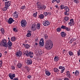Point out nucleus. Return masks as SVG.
<instances>
[{"mask_svg": "<svg viewBox=\"0 0 80 80\" xmlns=\"http://www.w3.org/2000/svg\"><path fill=\"white\" fill-rule=\"evenodd\" d=\"M22 45L25 46L26 48H27V49H28V48H30V46L28 44H23Z\"/></svg>", "mask_w": 80, "mask_h": 80, "instance_id": "obj_17", "label": "nucleus"}, {"mask_svg": "<svg viewBox=\"0 0 80 80\" xmlns=\"http://www.w3.org/2000/svg\"><path fill=\"white\" fill-rule=\"evenodd\" d=\"M54 60L55 62H57V61H58L59 58L58 56H55L54 58Z\"/></svg>", "mask_w": 80, "mask_h": 80, "instance_id": "obj_20", "label": "nucleus"}, {"mask_svg": "<svg viewBox=\"0 0 80 80\" xmlns=\"http://www.w3.org/2000/svg\"><path fill=\"white\" fill-rule=\"evenodd\" d=\"M53 47V43L51 40H48L45 45V48L47 50H50Z\"/></svg>", "mask_w": 80, "mask_h": 80, "instance_id": "obj_1", "label": "nucleus"}, {"mask_svg": "<svg viewBox=\"0 0 80 80\" xmlns=\"http://www.w3.org/2000/svg\"><path fill=\"white\" fill-rule=\"evenodd\" d=\"M14 21H15V20H14L13 18H10L9 19L8 22V23H9V24H11L12 23H13V22H14Z\"/></svg>", "mask_w": 80, "mask_h": 80, "instance_id": "obj_8", "label": "nucleus"}, {"mask_svg": "<svg viewBox=\"0 0 80 80\" xmlns=\"http://www.w3.org/2000/svg\"><path fill=\"white\" fill-rule=\"evenodd\" d=\"M13 30H14L15 32H17V29L16 28H13Z\"/></svg>", "mask_w": 80, "mask_h": 80, "instance_id": "obj_45", "label": "nucleus"}, {"mask_svg": "<svg viewBox=\"0 0 80 80\" xmlns=\"http://www.w3.org/2000/svg\"><path fill=\"white\" fill-rule=\"evenodd\" d=\"M12 70H14V69H15V66H12Z\"/></svg>", "mask_w": 80, "mask_h": 80, "instance_id": "obj_52", "label": "nucleus"}, {"mask_svg": "<svg viewBox=\"0 0 80 80\" xmlns=\"http://www.w3.org/2000/svg\"><path fill=\"white\" fill-rule=\"evenodd\" d=\"M56 2L57 3H60V0H56Z\"/></svg>", "mask_w": 80, "mask_h": 80, "instance_id": "obj_47", "label": "nucleus"}, {"mask_svg": "<svg viewBox=\"0 0 80 80\" xmlns=\"http://www.w3.org/2000/svg\"><path fill=\"white\" fill-rule=\"evenodd\" d=\"M65 50L64 49V50H63V52H65Z\"/></svg>", "mask_w": 80, "mask_h": 80, "instance_id": "obj_64", "label": "nucleus"}, {"mask_svg": "<svg viewBox=\"0 0 80 80\" xmlns=\"http://www.w3.org/2000/svg\"><path fill=\"white\" fill-rule=\"evenodd\" d=\"M32 78V77L31 76V75H29L28 76V78Z\"/></svg>", "mask_w": 80, "mask_h": 80, "instance_id": "obj_51", "label": "nucleus"}, {"mask_svg": "<svg viewBox=\"0 0 80 80\" xmlns=\"http://www.w3.org/2000/svg\"><path fill=\"white\" fill-rule=\"evenodd\" d=\"M35 45H38V43H36L35 44Z\"/></svg>", "mask_w": 80, "mask_h": 80, "instance_id": "obj_62", "label": "nucleus"}, {"mask_svg": "<svg viewBox=\"0 0 80 80\" xmlns=\"http://www.w3.org/2000/svg\"><path fill=\"white\" fill-rule=\"evenodd\" d=\"M29 32L26 35L27 37H30L31 36V33H30V31H29Z\"/></svg>", "mask_w": 80, "mask_h": 80, "instance_id": "obj_24", "label": "nucleus"}, {"mask_svg": "<svg viewBox=\"0 0 80 80\" xmlns=\"http://www.w3.org/2000/svg\"><path fill=\"white\" fill-rule=\"evenodd\" d=\"M37 8L38 10H42L43 9L42 6H41V5H40L39 4L38 5Z\"/></svg>", "mask_w": 80, "mask_h": 80, "instance_id": "obj_15", "label": "nucleus"}, {"mask_svg": "<svg viewBox=\"0 0 80 80\" xmlns=\"http://www.w3.org/2000/svg\"><path fill=\"white\" fill-rule=\"evenodd\" d=\"M7 8V7L5 6L4 8L3 9V10L5 12V11H6L7 10V8Z\"/></svg>", "mask_w": 80, "mask_h": 80, "instance_id": "obj_30", "label": "nucleus"}, {"mask_svg": "<svg viewBox=\"0 0 80 80\" xmlns=\"http://www.w3.org/2000/svg\"><path fill=\"white\" fill-rule=\"evenodd\" d=\"M69 54L70 56H72V55H73V53L72 51H69Z\"/></svg>", "mask_w": 80, "mask_h": 80, "instance_id": "obj_28", "label": "nucleus"}, {"mask_svg": "<svg viewBox=\"0 0 80 80\" xmlns=\"http://www.w3.org/2000/svg\"><path fill=\"white\" fill-rule=\"evenodd\" d=\"M48 13L47 12H45L43 13V14L45 16H47L48 15Z\"/></svg>", "mask_w": 80, "mask_h": 80, "instance_id": "obj_44", "label": "nucleus"}, {"mask_svg": "<svg viewBox=\"0 0 80 80\" xmlns=\"http://www.w3.org/2000/svg\"><path fill=\"white\" fill-rule=\"evenodd\" d=\"M66 26L62 25L61 27V28H62V29H65L66 28Z\"/></svg>", "mask_w": 80, "mask_h": 80, "instance_id": "obj_34", "label": "nucleus"}, {"mask_svg": "<svg viewBox=\"0 0 80 80\" xmlns=\"http://www.w3.org/2000/svg\"><path fill=\"white\" fill-rule=\"evenodd\" d=\"M79 71H77V70H76V72L75 73V75L77 76L78 75H79Z\"/></svg>", "mask_w": 80, "mask_h": 80, "instance_id": "obj_23", "label": "nucleus"}, {"mask_svg": "<svg viewBox=\"0 0 80 80\" xmlns=\"http://www.w3.org/2000/svg\"><path fill=\"white\" fill-rule=\"evenodd\" d=\"M68 24L70 26H72L74 25V22H73V19H72L70 20V22H68Z\"/></svg>", "mask_w": 80, "mask_h": 80, "instance_id": "obj_9", "label": "nucleus"}, {"mask_svg": "<svg viewBox=\"0 0 80 80\" xmlns=\"http://www.w3.org/2000/svg\"><path fill=\"white\" fill-rule=\"evenodd\" d=\"M35 41L38 42V38H37L35 39Z\"/></svg>", "mask_w": 80, "mask_h": 80, "instance_id": "obj_59", "label": "nucleus"}, {"mask_svg": "<svg viewBox=\"0 0 80 80\" xmlns=\"http://www.w3.org/2000/svg\"><path fill=\"white\" fill-rule=\"evenodd\" d=\"M21 26L22 27H26L27 26V22L24 20H22L21 21Z\"/></svg>", "mask_w": 80, "mask_h": 80, "instance_id": "obj_4", "label": "nucleus"}, {"mask_svg": "<svg viewBox=\"0 0 80 80\" xmlns=\"http://www.w3.org/2000/svg\"><path fill=\"white\" fill-rule=\"evenodd\" d=\"M13 80H18V78H14Z\"/></svg>", "mask_w": 80, "mask_h": 80, "instance_id": "obj_54", "label": "nucleus"}, {"mask_svg": "<svg viewBox=\"0 0 80 80\" xmlns=\"http://www.w3.org/2000/svg\"><path fill=\"white\" fill-rule=\"evenodd\" d=\"M64 5H62L60 6L61 9H63L64 8Z\"/></svg>", "mask_w": 80, "mask_h": 80, "instance_id": "obj_39", "label": "nucleus"}, {"mask_svg": "<svg viewBox=\"0 0 80 80\" xmlns=\"http://www.w3.org/2000/svg\"><path fill=\"white\" fill-rule=\"evenodd\" d=\"M28 51L27 50L25 51V52L24 53V55H26L27 57H28Z\"/></svg>", "mask_w": 80, "mask_h": 80, "instance_id": "obj_22", "label": "nucleus"}, {"mask_svg": "<svg viewBox=\"0 0 80 80\" xmlns=\"http://www.w3.org/2000/svg\"><path fill=\"white\" fill-rule=\"evenodd\" d=\"M43 24L44 26H48L50 25V24L48 23V21L46 20L43 22Z\"/></svg>", "mask_w": 80, "mask_h": 80, "instance_id": "obj_5", "label": "nucleus"}, {"mask_svg": "<svg viewBox=\"0 0 80 80\" xmlns=\"http://www.w3.org/2000/svg\"><path fill=\"white\" fill-rule=\"evenodd\" d=\"M44 37L45 39H48V35H44Z\"/></svg>", "mask_w": 80, "mask_h": 80, "instance_id": "obj_38", "label": "nucleus"}, {"mask_svg": "<svg viewBox=\"0 0 80 80\" xmlns=\"http://www.w3.org/2000/svg\"><path fill=\"white\" fill-rule=\"evenodd\" d=\"M13 17H15V18H18V15H17V12L15 11L14 12Z\"/></svg>", "mask_w": 80, "mask_h": 80, "instance_id": "obj_19", "label": "nucleus"}, {"mask_svg": "<svg viewBox=\"0 0 80 80\" xmlns=\"http://www.w3.org/2000/svg\"><path fill=\"white\" fill-rule=\"evenodd\" d=\"M7 40L4 39H2V40L0 42V46L7 48L8 47V44L7 42Z\"/></svg>", "mask_w": 80, "mask_h": 80, "instance_id": "obj_2", "label": "nucleus"}, {"mask_svg": "<svg viewBox=\"0 0 80 80\" xmlns=\"http://www.w3.org/2000/svg\"><path fill=\"white\" fill-rule=\"evenodd\" d=\"M0 67H2V60H1L0 61Z\"/></svg>", "mask_w": 80, "mask_h": 80, "instance_id": "obj_41", "label": "nucleus"}, {"mask_svg": "<svg viewBox=\"0 0 80 80\" xmlns=\"http://www.w3.org/2000/svg\"><path fill=\"white\" fill-rule=\"evenodd\" d=\"M33 15V17H37V12H36V13H34Z\"/></svg>", "mask_w": 80, "mask_h": 80, "instance_id": "obj_35", "label": "nucleus"}, {"mask_svg": "<svg viewBox=\"0 0 80 80\" xmlns=\"http://www.w3.org/2000/svg\"><path fill=\"white\" fill-rule=\"evenodd\" d=\"M60 31H61V28H58L57 29V32H60Z\"/></svg>", "mask_w": 80, "mask_h": 80, "instance_id": "obj_32", "label": "nucleus"}, {"mask_svg": "<svg viewBox=\"0 0 80 80\" xmlns=\"http://www.w3.org/2000/svg\"><path fill=\"white\" fill-rule=\"evenodd\" d=\"M17 66H18V68H21V67H22V64H21V63H18L17 65Z\"/></svg>", "mask_w": 80, "mask_h": 80, "instance_id": "obj_26", "label": "nucleus"}, {"mask_svg": "<svg viewBox=\"0 0 80 80\" xmlns=\"http://www.w3.org/2000/svg\"><path fill=\"white\" fill-rule=\"evenodd\" d=\"M33 54V52H29V53H28V56L29 55H32Z\"/></svg>", "mask_w": 80, "mask_h": 80, "instance_id": "obj_36", "label": "nucleus"}, {"mask_svg": "<svg viewBox=\"0 0 80 80\" xmlns=\"http://www.w3.org/2000/svg\"><path fill=\"white\" fill-rule=\"evenodd\" d=\"M69 12L66 11L64 12V14L65 15H69V13H68Z\"/></svg>", "mask_w": 80, "mask_h": 80, "instance_id": "obj_33", "label": "nucleus"}, {"mask_svg": "<svg viewBox=\"0 0 80 80\" xmlns=\"http://www.w3.org/2000/svg\"><path fill=\"white\" fill-rule=\"evenodd\" d=\"M54 72H58V69L57 68H55L54 69Z\"/></svg>", "mask_w": 80, "mask_h": 80, "instance_id": "obj_31", "label": "nucleus"}, {"mask_svg": "<svg viewBox=\"0 0 80 80\" xmlns=\"http://www.w3.org/2000/svg\"><path fill=\"white\" fill-rule=\"evenodd\" d=\"M66 8L67 9L65 10L66 12H69L70 11V9H69L68 7L67 8Z\"/></svg>", "mask_w": 80, "mask_h": 80, "instance_id": "obj_42", "label": "nucleus"}, {"mask_svg": "<svg viewBox=\"0 0 80 80\" xmlns=\"http://www.w3.org/2000/svg\"><path fill=\"white\" fill-rule=\"evenodd\" d=\"M64 19H65V21H66L67 22V21L68 20H69V18H68V17H66L64 18Z\"/></svg>", "mask_w": 80, "mask_h": 80, "instance_id": "obj_29", "label": "nucleus"}, {"mask_svg": "<svg viewBox=\"0 0 80 80\" xmlns=\"http://www.w3.org/2000/svg\"><path fill=\"white\" fill-rule=\"evenodd\" d=\"M27 65H31L32 63V61L31 60H29L27 61L26 62Z\"/></svg>", "mask_w": 80, "mask_h": 80, "instance_id": "obj_14", "label": "nucleus"}, {"mask_svg": "<svg viewBox=\"0 0 80 80\" xmlns=\"http://www.w3.org/2000/svg\"><path fill=\"white\" fill-rule=\"evenodd\" d=\"M10 1L6 2H5V7H7V8H8L9 6L10 5Z\"/></svg>", "mask_w": 80, "mask_h": 80, "instance_id": "obj_10", "label": "nucleus"}, {"mask_svg": "<svg viewBox=\"0 0 80 80\" xmlns=\"http://www.w3.org/2000/svg\"><path fill=\"white\" fill-rule=\"evenodd\" d=\"M55 7L57 8H58V5H56L55 6Z\"/></svg>", "mask_w": 80, "mask_h": 80, "instance_id": "obj_60", "label": "nucleus"}, {"mask_svg": "<svg viewBox=\"0 0 80 80\" xmlns=\"http://www.w3.org/2000/svg\"><path fill=\"white\" fill-rule=\"evenodd\" d=\"M56 1H57V0H53L52 1V3H53L54 2H56Z\"/></svg>", "mask_w": 80, "mask_h": 80, "instance_id": "obj_53", "label": "nucleus"}, {"mask_svg": "<svg viewBox=\"0 0 80 80\" xmlns=\"http://www.w3.org/2000/svg\"><path fill=\"white\" fill-rule=\"evenodd\" d=\"M67 76L68 78H70L71 77V75L70 74V72L69 71H67Z\"/></svg>", "mask_w": 80, "mask_h": 80, "instance_id": "obj_16", "label": "nucleus"}, {"mask_svg": "<svg viewBox=\"0 0 80 80\" xmlns=\"http://www.w3.org/2000/svg\"><path fill=\"white\" fill-rule=\"evenodd\" d=\"M2 57V53L0 52V57Z\"/></svg>", "mask_w": 80, "mask_h": 80, "instance_id": "obj_61", "label": "nucleus"}, {"mask_svg": "<svg viewBox=\"0 0 80 80\" xmlns=\"http://www.w3.org/2000/svg\"><path fill=\"white\" fill-rule=\"evenodd\" d=\"M72 41V39H71V40H70V43H72V42H71V41Z\"/></svg>", "mask_w": 80, "mask_h": 80, "instance_id": "obj_63", "label": "nucleus"}, {"mask_svg": "<svg viewBox=\"0 0 80 80\" xmlns=\"http://www.w3.org/2000/svg\"><path fill=\"white\" fill-rule=\"evenodd\" d=\"M25 6H22L21 7V9H25Z\"/></svg>", "mask_w": 80, "mask_h": 80, "instance_id": "obj_40", "label": "nucleus"}, {"mask_svg": "<svg viewBox=\"0 0 80 80\" xmlns=\"http://www.w3.org/2000/svg\"><path fill=\"white\" fill-rule=\"evenodd\" d=\"M67 8H68V7H67V6H66L64 7V8L65 9V10H66Z\"/></svg>", "mask_w": 80, "mask_h": 80, "instance_id": "obj_55", "label": "nucleus"}, {"mask_svg": "<svg viewBox=\"0 0 80 80\" xmlns=\"http://www.w3.org/2000/svg\"><path fill=\"white\" fill-rule=\"evenodd\" d=\"M66 30L67 31H70V28H67V27H66Z\"/></svg>", "mask_w": 80, "mask_h": 80, "instance_id": "obj_46", "label": "nucleus"}, {"mask_svg": "<svg viewBox=\"0 0 80 80\" xmlns=\"http://www.w3.org/2000/svg\"><path fill=\"white\" fill-rule=\"evenodd\" d=\"M44 43V42L43 41V38H41L40 40V41L39 42V45H40L42 47V46H43V44Z\"/></svg>", "mask_w": 80, "mask_h": 80, "instance_id": "obj_7", "label": "nucleus"}, {"mask_svg": "<svg viewBox=\"0 0 80 80\" xmlns=\"http://www.w3.org/2000/svg\"><path fill=\"white\" fill-rule=\"evenodd\" d=\"M1 32H2V33H3V32H4V31H5L4 30V29H1Z\"/></svg>", "mask_w": 80, "mask_h": 80, "instance_id": "obj_49", "label": "nucleus"}, {"mask_svg": "<svg viewBox=\"0 0 80 80\" xmlns=\"http://www.w3.org/2000/svg\"><path fill=\"white\" fill-rule=\"evenodd\" d=\"M8 48H11V47L12 46V42L9 41L8 42Z\"/></svg>", "mask_w": 80, "mask_h": 80, "instance_id": "obj_13", "label": "nucleus"}, {"mask_svg": "<svg viewBox=\"0 0 80 80\" xmlns=\"http://www.w3.org/2000/svg\"><path fill=\"white\" fill-rule=\"evenodd\" d=\"M29 56H30V58H33V55H30Z\"/></svg>", "mask_w": 80, "mask_h": 80, "instance_id": "obj_57", "label": "nucleus"}, {"mask_svg": "<svg viewBox=\"0 0 80 80\" xmlns=\"http://www.w3.org/2000/svg\"><path fill=\"white\" fill-rule=\"evenodd\" d=\"M42 9L44 8V9L45 10V8H46V6H42Z\"/></svg>", "mask_w": 80, "mask_h": 80, "instance_id": "obj_50", "label": "nucleus"}, {"mask_svg": "<svg viewBox=\"0 0 80 80\" xmlns=\"http://www.w3.org/2000/svg\"><path fill=\"white\" fill-rule=\"evenodd\" d=\"M20 53H21V52H17V53L16 54V55L17 56H19V55H21Z\"/></svg>", "mask_w": 80, "mask_h": 80, "instance_id": "obj_37", "label": "nucleus"}, {"mask_svg": "<svg viewBox=\"0 0 80 80\" xmlns=\"http://www.w3.org/2000/svg\"><path fill=\"white\" fill-rule=\"evenodd\" d=\"M61 35L62 37H65L67 35V33L64 32H61Z\"/></svg>", "mask_w": 80, "mask_h": 80, "instance_id": "obj_12", "label": "nucleus"}, {"mask_svg": "<svg viewBox=\"0 0 80 80\" xmlns=\"http://www.w3.org/2000/svg\"><path fill=\"white\" fill-rule=\"evenodd\" d=\"M65 67H62L61 66H59L58 68L59 69H62L61 71V73H62L64 72V70H65V68H64Z\"/></svg>", "mask_w": 80, "mask_h": 80, "instance_id": "obj_11", "label": "nucleus"}, {"mask_svg": "<svg viewBox=\"0 0 80 80\" xmlns=\"http://www.w3.org/2000/svg\"><path fill=\"white\" fill-rule=\"evenodd\" d=\"M74 2H75V3H78V0H74Z\"/></svg>", "mask_w": 80, "mask_h": 80, "instance_id": "obj_48", "label": "nucleus"}, {"mask_svg": "<svg viewBox=\"0 0 80 80\" xmlns=\"http://www.w3.org/2000/svg\"><path fill=\"white\" fill-rule=\"evenodd\" d=\"M64 80H69V79L68 78H65Z\"/></svg>", "mask_w": 80, "mask_h": 80, "instance_id": "obj_58", "label": "nucleus"}, {"mask_svg": "<svg viewBox=\"0 0 80 80\" xmlns=\"http://www.w3.org/2000/svg\"><path fill=\"white\" fill-rule=\"evenodd\" d=\"M45 72L46 75H47L48 76H50L51 74L50 72H49L48 71L45 70Z\"/></svg>", "mask_w": 80, "mask_h": 80, "instance_id": "obj_18", "label": "nucleus"}, {"mask_svg": "<svg viewBox=\"0 0 80 80\" xmlns=\"http://www.w3.org/2000/svg\"><path fill=\"white\" fill-rule=\"evenodd\" d=\"M25 69H26V70H27V71H28V73H29V71H30V68H29V67H27V66H25Z\"/></svg>", "mask_w": 80, "mask_h": 80, "instance_id": "obj_21", "label": "nucleus"}, {"mask_svg": "<svg viewBox=\"0 0 80 80\" xmlns=\"http://www.w3.org/2000/svg\"><path fill=\"white\" fill-rule=\"evenodd\" d=\"M11 40L12 41V42H14V41H15V37H12L11 38Z\"/></svg>", "mask_w": 80, "mask_h": 80, "instance_id": "obj_27", "label": "nucleus"}, {"mask_svg": "<svg viewBox=\"0 0 80 80\" xmlns=\"http://www.w3.org/2000/svg\"><path fill=\"white\" fill-rule=\"evenodd\" d=\"M40 27V23L37 24V25L35 24H32L31 26V29L32 31H35L37 29L39 30Z\"/></svg>", "mask_w": 80, "mask_h": 80, "instance_id": "obj_3", "label": "nucleus"}, {"mask_svg": "<svg viewBox=\"0 0 80 80\" xmlns=\"http://www.w3.org/2000/svg\"><path fill=\"white\" fill-rule=\"evenodd\" d=\"M39 18L41 19H43L44 18V16L43 14H40L39 15Z\"/></svg>", "mask_w": 80, "mask_h": 80, "instance_id": "obj_25", "label": "nucleus"}, {"mask_svg": "<svg viewBox=\"0 0 80 80\" xmlns=\"http://www.w3.org/2000/svg\"><path fill=\"white\" fill-rule=\"evenodd\" d=\"M77 52L78 56H79L80 55V49H79V51Z\"/></svg>", "mask_w": 80, "mask_h": 80, "instance_id": "obj_43", "label": "nucleus"}, {"mask_svg": "<svg viewBox=\"0 0 80 80\" xmlns=\"http://www.w3.org/2000/svg\"><path fill=\"white\" fill-rule=\"evenodd\" d=\"M8 76L11 80H13V78H15V74H12V73H10L9 74Z\"/></svg>", "mask_w": 80, "mask_h": 80, "instance_id": "obj_6", "label": "nucleus"}, {"mask_svg": "<svg viewBox=\"0 0 80 80\" xmlns=\"http://www.w3.org/2000/svg\"><path fill=\"white\" fill-rule=\"evenodd\" d=\"M48 14V15H50L51 14V12H48L47 13Z\"/></svg>", "mask_w": 80, "mask_h": 80, "instance_id": "obj_56", "label": "nucleus"}]
</instances>
